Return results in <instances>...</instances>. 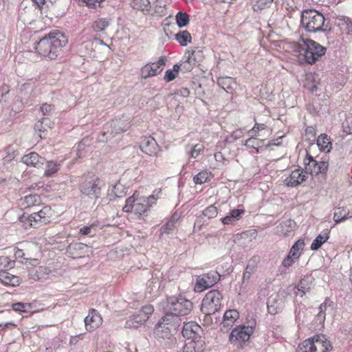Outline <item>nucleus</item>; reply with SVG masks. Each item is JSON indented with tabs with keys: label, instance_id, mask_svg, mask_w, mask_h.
I'll return each instance as SVG.
<instances>
[{
	"label": "nucleus",
	"instance_id": "obj_57",
	"mask_svg": "<svg viewBox=\"0 0 352 352\" xmlns=\"http://www.w3.org/2000/svg\"><path fill=\"white\" fill-rule=\"evenodd\" d=\"M82 2H84L86 6L91 8H96L98 7H100L102 2H103L104 0H81Z\"/></svg>",
	"mask_w": 352,
	"mask_h": 352
},
{
	"label": "nucleus",
	"instance_id": "obj_54",
	"mask_svg": "<svg viewBox=\"0 0 352 352\" xmlns=\"http://www.w3.org/2000/svg\"><path fill=\"white\" fill-rule=\"evenodd\" d=\"M42 271H43V270H42L41 267H38V268H36V267L31 268L28 272V276H29L30 279L34 280V281L38 280L40 278V276H39L40 273Z\"/></svg>",
	"mask_w": 352,
	"mask_h": 352
},
{
	"label": "nucleus",
	"instance_id": "obj_7",
	"mask_svg": "<svg viewBox=\"0 0 352 352\" xmlns=\"http://www.w3.org/2000/svg\"><path fill=\"white\" fill-rule=\"evenodd\" d=\"M167 310L178 317L188 315L193 309V303L183 296H170L167 298Z\"/></svg>",
	"mask_w": 352,
	"mask_h": 352
},
{
	"label": "nucleus",
	"instance_id": "obj_3",
	"mask_svg": "<svg viewBox=\"0 0 352 352\" xmlns=\"http://www.w3.org/2000/svg\"><path fill=\"white\" fill-rule=\"evenodd\" d=\"M135 191L133 195L126 200V204L122 208L125 212H134L138 217L147 212L153 204L156 203L157 197L155 195L149 197H139Z\"/></svg>",
	"mask_w": 352,
	"mask_h": 352
},
{
	"label": "nucleus",
	"instance_id": "obj_62",
	"mask_svg": "<svg viewBox=\"0 0 352 352\" xmlns=\"http://www.w3.org/2000/svg\"><path fill=\"white\" fill-rule=\"evenodd\" d=\"M177 74H175L172 69H168L166 72H165V75H164V80L166 81V82H170L172 80H173L175 77L177 76Z\"/></svg>",
	"mask_w": 352,
	"mask_h": 352
},
{
	"label": "nucleus",
	"instance_id": "obj_5",
	"mask_svg": "<svg viewBox=\"0 0 352 352\" xmlns=\"http://www.w3.org/2000/svg\"><path fill=\"white\" fill-rule=\"evenodd\" d=\"M325 18L315 10H305L301 13V23L307 32H316L324 30Z\"/></svg>",
	"mask_w": 352,
	"mask_h": 352
},
{
	"label": "nucleus",
	"instance_id": "obj_10",
	"mask_svg": "<svg viewBox=\"0 0 352 352\" xmlns=\"http://www.w3.org/2000/svg\"><path fill=\"white\" fill-rule=\"evenodd\" d=\"M220 277L217 272H210L199 276L196 279L194 290L201 292L214 285L220 280Z\"/></svg>",
	"mask_w": 352,
	"mask_h": 352
},
{
	"label": "nucleus",
	"instance_id": "obj_59",
	"mask_svg": "<svg viewBox=\"0 0 352 352\" xmlns=\"http://www.w3.org/2000/svg\"><path fill=\"white\" fill-rule=\"evenodd\" d=\"M153 311L154 308L152 305H145L142 307L140 313L142 314V316H147L148 319L149 316L153 313Z\"/></svg>",
	"mask_w": 352,
	"mask_h": 352
},
{
	"label": "nucleus",
	"instance_id": "obj_1",
	"mask_svg": "<svg viewBox=\"0 0 352 352\" xmlns=\"http://www.w3.org/2000/svg\"><path fill=\"white\" fill-rule=\"evenodd\" d=\"M67 39L58 31H52L36 42L34 47L36 52L51 60L56 59L67 44Z\"/></svg>",
	"mask_w": 352,
	"mask_h": 352
},
{
	"label": "nucleus",
	"instance_id": "obj_14",
	"mask_svg": "<svg viewBox=\"0 0 352 352\" xmlns=\"http://www.w3.org/2000/svg\"><path fill=\"white\" fill-rule=\"evenodd\" d=\"M252 330L249 327H237L234 328L230 334L229 340L231 342L239 341L245 342L250 339Z\"/></svg>",
	"mask_w": 352,
	"mask_h": 352
},
{
	"label": "nucleus",
	"instance_id": "obj_45",
	"mask_svg": "<svg viewBox=\"0 0 352 352\" xmlns=\"http://www.w3.org/2000/svg\"><path fill=\"white\" fill-rule=\"evenodd\" d=\"M185 58L186 59L185 61H184L183 65L184 67L188 70L191 69L192 67L197 63L195 52H188V55L186 56Z\"/></svg>",
	"mask_w": 352,
	"mask_h": 352
},
{
	"label": "nucleus",
	"instance_id": "obj_61",
	"mask_svg": "<svg viewBox=\"0 0 352 352\" xmlns=\"http://www.w3.org/2000/svg\"><path fill=\"white\" fill-rule=\"evenodd\" d=\"M297 259L294 258L293 256H291L289 254L286 258H285L282 262V265L285 267H289L292 265L295 261Z\"/></svg>",
	"mask_w": 352,
	"mask_h": 352
},
{
	"label": "nucleus",
	"instance_id": "obj_43",
	"mask_svg": "<svg viewBox=\"0 0 352 352\" xmlns=\"http://www.w3.org/2000/svg\"><path fill=\"white\" fill-rule=\"evenodd\" d=\"M43 309L41 307V305L36 302L32 303H23V313H29L30 315L32 314L41 311Z\"/></svg>",
	"mask_w": 352,
	"mask_h": 352
},
{
	"label": "nucleus",
	"instance_id": "obj_48",
	"mask_svg": "<svg viewBox=\"0 0 352 352\" xmlns=\"http://www.w3.org/2000/svg\"><path fill=\"white\" fill-rule=\"evenodd\" d=\"M211 173L208 171H201L194 177L193 181L196 184H202L209 181Z\"/></svg>",
	"mask_w": 352,
	"mask_h": 352
},
{
	"label": "nucleus",
	"instance_id": "obj_60",
	"mask_svg": "<svg viewBox=\"0 0 352 352\" xmlns=\"http://www.w3.org/2000/svg\"><path fill=\"white\" fill-rule=\"evenodd\" d=\"M328 301H329V300L327 298L324 300V302L320 305V307H319L320 311H319V313L318 314V317L319 318H321V319H323V320L324 319V318H325L324 311L327 309Z\"/></svg>",
	"mask_w": 352,
	"mask_h": 352
},
{
	"label": "nucleus",
	"instance_id": "obj_35",
	"mask_svg": "<svg viewBox=\"0 0 352 352\" xmlns=\"http://www.w3.org/2000/svg\"><path fill=\"white\" fill-rule=\"evenodd\" d=\"M274 0H252V8L256 12L271 7Z\"/></svg>",
	"mask_w": 352,
	"mask_h": 352
},
{
	"label": "nucleus",
	"instance_id": "obj_41",
	"mask_svg": "<svg viewBox=\"0 0 352 352\" xmlns=\"http://www.w3.org/2000/svg\"><path fill=\"white\" fill-rule=\"evenodd\" d=\"M175 20L179 28H184L188 25L190 16L186 12H179L175 16Z\"/></svg>",
	"mask_w": 352,
	"mask_h": 352
},
{
	"label": "nucleus",
	"instance_id": "obj_20",
	"mask_svg": "<svg viewBox=\"0 0 352 352\" xmlns=\"http://www.w3.org/2000/svg\"><path fill=\"white\" fill-rule=\"evenodd\" d=\"M162 324H165L166 326L170 327L173 329L174 331L177 330V328L180 324V319L179 318L172 314L170 311H168L165 314V316L160 320Z\"/></svg>",
	"mask_w": 352,
	"mask_h": 352
},
{
	"label": "nucleus",
	"instance_id": "obj_8",
	"mask_svg": "<svg viewBox=\"0 0 352 352\" xmlns=\"http://www.w3.org/2000/svg\"><path fill=\"white\" fill-rule=\"evenodd\" d=\"M223 295L217 289L208 292L201 302V311L206 315H212L217 312L222 307Z\"/></svg>",
	"mask_w": 352,
	"mask_h": 352
},
{
	"label": "nucleus",
	"instance_id": "obj_27",
	"mask_svg": "<svg viewBox=\"0 0 352 352\" xmlns=\"http://www.w3.org/2000/svg\"><path fill=\"white\" fill-rule=\"evenodd\" d=\"M147 320L148 317L142 316V314L140 312L139 314L131 316L126 322L125 327L129 328H138L143 324Z\"/></svg>",
	"mask_w": 352,
	"mask_h": 352
},
{
	"label": "nucleus",
	"instance_id": "obj_63",
	"mask_svg": "<svg viewBox=\"0 0 352 352\" xmlns=\"http://www.w3.org/2000/svg\"><path fill=\"white\" fill-rule=\"evenodd\" d=\"M329 164L327 162H318V174L325 173L328 169Z\"/></svg>",
	"mask_w": 352,
	"mask_h": 352
},
{
	"label": "nucleus",
	"instance_id": "obj_42",
	"mask_svg": "<svg viewBox=\"0 0 352 352\" xmlns=\"http://www.w3.org/2000/svg\"><path fill=\"white\" fill-rule=\"evenodd\" d=\"M311 287V283H309V278H302L298 285V290L300 292V296L302 297L307 292H309Z\"/></svg>",
	"mask_w": 352,
	"mask_h": 352
},
{
	"label": "nucleus",
	"instance_id": "obj_47",
	"mask_svg": "<svg viewBox=\"0 0 352 352\" xmlns=\"http://www.w3.org/2000/svg\"><path fill=\"white\" fill-rule=\"evenodd\" d=\"M203 150L204 146L200 144L194 146H188L186 148V151L192 158H197Z\"/></svg>",
	"mask_w": 352,
	"mask_h": 352
},
{
	"label": "nucleus",
	"instance_id": "obj_16",
	"mask_svg": "<svg viewBox=\"0 0 352 352\" xmlns=\"http://www.w3.org/2000/svg\"><path fill=\"white\" fill-rule=\"evenodd\" d=\"M307 179V175L305 172L302 169H295L291 174L285 179V184L289 187H295L305 182Z\"/></svg>",
	"mask_w": 352,
	"mask_h": 352
},
{
	"label": "nucleus",
	"instance_id": "obj_49",
	"mask_svg": "<svg viewBox=\"0 0 352 352\" xmlns=\"http://www.w3.org/2000/svg\"><path fill=\"white\" fill-rule=\"evenodd\" d=\"M131 6L134 9L148 10L150 6L149 0H133Z\"/></svg>",
	"mask_w": 352,
	"mask_h": 352
},
{
	"label": "nucleus",
	"instance_id": "obj_19",
	"mask_svg": "<svg viewBox=\"0 0 352 352\" xmlns=\"http://www.w3.org/2000/svg\"><path fill=\"white\" fill-rule=\"evenodd\" d=\"M162 72L157 64L155 63L146 64L141 69V76L142 78H148L149 77L155 76Z\"/></svg>",
	"mask_w": 352,
	"mask_h": 352
},
{
	"label": "nucleus",
	"instance_id": "obj_50",
	"mask_svg": "<svg viewBox=\"0 0 352 352\" xmlns=\"http://www.w3.org/2000/svg\"><path fill=\"white\" fill-rule=\"evenodd\" d=\"M126 188L120 182L113 186L112 194H113L116 197H122L126 195Z\"/></svg>",
	"mask_w": 352,
	"mask_h": 352
},
{
	"label": "nucleus",
	"instance_id": "obj_6",
	"mask_svg": "<svg viewBox=\"0 0 352 352\" xmlns=\"http://www.w3.org/2000/svg\"><path fill=\"white\" fill-rule=\"evenodd\" d=\"M302 43H300V47L303 52L305 61L309 64H314L319 60L326 52V47L311 39L302 38Z\"/></svg>",
	"mask_w": 352,
	"mask_h": 352
},
{
	"label": "nucleus",
	"instance_id": "obj_18",
	"mask_svg": "<svg viewBox=\"0 0 352 352\" xmlns=\"http://www.w3.org/2000/svg\"><path fill=\"white\" fill-rule=\"evenodd\" d=\"M295 228V222L291 219L282 221L276 227V233L283 236H289Z\"/></svg>",
	"mask_w": 352,
	"mask_h": 352
},
{
	"label": "nucleus",
	"instance_id": "obj_34",
	"mask_svg": "<svg viewBox=\"0 0 352 352\" xmlns=\"http://www.w3.org/2000/svg\"><path fill=\"white\" fill-rule=\"evenodd\" d=\"M304 247V241L302 239H299L292 245L289 250V254L298 260Z\"/></svg>",
	"mask_w": 352,
	"mask_h": 352
},
{
	"label": "nucleus",
	"instance_id": "obj_52",
	"mask_svg": "<svg viewBox=\"0 0 352 352\" xmlns=\"http://www.w3.org/2000/svg\"><path fill=\"white\" fill-rule=\"evenodd\" d=\"M217 214V208L214 205L209 206L203 211V215L207 217L208 219L216 217Z\"/></svg>",
	"mask_w": 352,
	"mask_h": 352
},
{
	"label": "nucleus",
	"instance_id": "obj_39",
	"mask_svg": "<svg viewBox=\"0 0 352 352\" xmlns=\"http://www.w3.org/2000/svg\"><path fill=\"white\" fill-rule=\"evenodd\" d=\"M175 39L181 45L186 46L188 43L191 42L192 37L188 31L184 30L175 34Z\"/></svg>",
	"mask_w": 352,
	"mask_h": 352
},
{
	"label": "nucleus",
	"instance_id": "obj_2",
	"mask_svg": "<svg viewBox=\"0 0 352 352\" xmlns=\"http://www.w3.org/2000/svg\"><path fill=\"white\" fill-rule=\"evenodd\" d=\"M109 25L110 21L103 18L96 19L92 24L93 32L99 38H94L91 42L88 43L86 46H91L90 56L94 58L102 59L104 58V54L109 50V46L102 41L106 36L105 30Z\"/></svg>",
	"mask_w": 352,
	"mask_h": 352
},
{
	"label": "nucleus",
	"instance_id": "obj_28",
	"mask_svg": "<svg viewBox=\"0 0 352 352\" xmlns=\"http://www.w3.org/2000/svg\"><path fill=\"white\" fill-rule=\"evenodd\" d=\"M329 233L330 232L329 230H324L314 240L313 243L311 245V249L312 250H318L322 246V245L324 244L329 239Z\"/></svg>",
	"mask_w": 352,
	"mask_h": 352
},
{
	"label": "nucleus",
	"instance_id": "obj_33",
	"mask_svg": "<svg viewBox=\"0 0 352 352\" xmlns=\"http://www.w3.org/2000/svg\"><path fill=\"white\" fill-rule=\"evenodd\" d=\"M217 83L219 87L228 93L233 90V87L236 84L234 79L230 77L219 78L217 80Z\"/></svg>",
	"mask_w": 352,
	"mask_h": 352
},
{
	"label": "nucleus",
	"instance_id": "obj_21",
	"mask_svg": "<svg viewBox=\"0 0 352 352\" xmlns=\"http://www.w3.org/2000/svg\"><path fill=\"white\" fill-rule=\"evenodd\" d=\"M43 157L34 152L23 155V163L28 166L40 167L43 164Z\"/></svg>",
	"mask_w": 352,
	"mask_h": 352
},
{
	"label": "nucleus",
	"instance_id": "obj_37",
	"mask_svg": "<svg viewBox=\"0 0 352 352\" xmlns=\"http://www.w3.org/2000/svg\"><path fill=\"white\" fill-rule=\"evenodd\" d=\"M254 136H255V135L252 134V137L245 141L244 145L247 147L256 149V153H258V148L264 145V140L258 139Z\"/></svg>",
	"mask_w": 352,
	"mask_h": 352
},
{
	"label": "nucleus",
	"instance_id": "obj_31",
	"mask_svg": "<svg viewBox=\"0 0 352 352\" xmlns=\"http://www.w3.org/2000/svg\"><path fill=\"white\" fill-rule=\"evenodd\" d=\"M44 224L39 220L38 215L35 212L30 214L27 219L23 221V228L27 229L28 228H38L41 225Z\"/></svg>",
	"mask_w": 352,
	"mask_h": 352
},
{
	"label": "nucleus",
	"instance_id": "obj_15",
	"mask_svg": "<svg viewBox=\"0 0 352 352\" xmlns=\"http://www.w3.org/2000/svg\"><path fill=\"white\" fill-rule=\"evenodd\" d=\"M140 148L144 153L153 156L160 151V146L156 140L151 136L144 137L140 143Z\"/></svg>",
	"mask_w": 352,
	"mask_h": 352
},
{
	"label": "nucleus",
	"instance_id": "obj_64",
	"mask_svg": "<svg viewBox=\"0 0 352 352\" xmlns=\"http://www.w3.org/2000/svg\"><path fill=\"white\" fill-rule=\"evenodd\" d=\"M183 352H197L195 349V342L192 341L186 344Z\"/></svg>",
	"mask_w": 352,
	"mask_h": 352
},
{
	"label": "nucleus",
	"instance_id": "obj_25",
	"mask_svg": "<svg viewBox=\"0 0 352 352\" xmlns=\"http://www.w3.org/2000/svg\"><path fill=\"white\" fill-rule=\"evenodd\" d=\"M239 314L235 309H230L225 312L223 315V319L222 321V325L223 327H232L234 322L239 318Z\"/></svg>",
	"mask_w": 352,
	"mask_h": 352
},
{
	"label": "nucleus",
	"instance_id": "obj_11",
	"mask_svg": "<svg viewBox=\"0 0 352 352\" xmlns=\"http://www.w3.org/2000/svg\"><path fill=\"white\" fill-rule=\"evenodd\" d=\"M286 297L287 294L285 290H280L278 293L271 295L267 302L268 312L276 314L280 311L284 307Z\"/></svg>",
	"mask_w": 352,
	"mask_h": 352
},
{
	"label": "nucleus",
	"instance_id": "obj_13",
	"mask_svg": "<svg viewBox=\"0 0 352 352\" xmlns=\"http://www.w3.org/2000/svg\"><path fill=\"white\" fill-rule=\"evenodd\" d=\"M84 322L87 331H93L102 324V318L96 309H91L89 310L88 315L85 318Z\"/></svg>",
	"mask_w": 352,
	"mask_h": 352
},
{
	"label": "nucleus",
	"instance_id": "obj_22",
	"mask_svg": "<svg viewBox=\"0 0 352 352\" xmlns=\"http://www.w3.org/2000/svg\"><path fill=\"white\" fill-rule=\"evenodd\" d=\"M305 172L306 175H318V162L315 160L312 156L307 155L304 160Z\"/></svg>",
	"mask_w": 352,
	"mask_h": 352
},
{
	"label": "nucleus",
	"instance_id": "obj_24",
	"mask_svg": "<svg viewBox=\"0 0 352 352\" xmlns=\"http://www.w3.org/2000/svg\"><path fill=\"white\" fill-rule=\"evenodd\" d=\"M258 261V258L256 256H254L248 261L243 274V283H244L245 280H248L250 278L252 274L256 272Z\"/></svg>",
	"mask_w": 352,
	"mask_h": 352
},
{
	"label": "nucleus",
	"instance_id": "obj_53",
	"mask_svg": "<svg viewBox=\"0 0 352 352\" xmlns=\"http://www.w3.org/2000/svg\"><path fill=\"white\" fill-rule=\"evenodd\" d=\"M50 211V209L45 207L43 209L38 210V212H35L38 215L39 220H41L44 224L50 222V217L47 214V212Z\"/></svg>",
	"mask_w": 352,
	"mask_h": 352
},
{
	"label": "nucleus",
	"instance_id": "obj_4",
	"mask_svg": "<svg viewBox=\"0 0 352 352\" xmlns=\"http://www.w3.org/2000/svg\"><path fill=\"white\" fill-rule=\"evenodd\" d=\"M102 182L95 175H85L81 178L79 190L81 195L97 199L101 194Z\"/></svg>",
	"mask_w": 352,
	"mask_h": 352
},
{
	"label": "nucleus",
	"instance_id": "obj_46",
	"mask_svg": "<svg viewBox=\"0 0 352 352\" xmlns=\"http://www.w3.org/2000/svg\"><path fill=\"white\" fill-rule=\"evenodd\" d=\"M177 220V217L175 215H173L171 219L160 228L161 234H168L172 231L175 227Z\"/></svg>",
	"mask_w": 352,
	"mask_h": 352
},
{
	"label": "nucleus",
	"instance_id": "obj_55",
	"mask_svg": "<svg viewBox=\"0 0 352 352\" xmlns=\"http://www.w3.org/2000/svg\"><path fill=\"white\" fill-rule=\"evenodd\" d=\"M54 111V108L52 104H43L41 107V111L44 116H50Z\"/></svg>",
	"mask_w": 352,
	"mask_h": 352
},
{
	"label": "nucleus",
	"instance_id": "obj_29",
	"mask_svg": "<svg viewBox=\"0 0 352 352\" xmlns=\"http://www.w3.org/2000/svg\"><path fill=\"white\" fill-rule=\"evenodd\" d=\"M0 280L4 285H10L12 286L19 285L20 280L18 276H14L6 272H0Z\"/></svg>",
	"mask_w": 352,
	"mask_h": 352
},
{
	"label": "nucleus",
	"instance_id": "obj_38",
	"mask_svg": "<svg viewBox=\"0 0 352 352\" xmlns=\"http://www.w3.org/2000/svg\"><path fill=\"white\" fill-rule=\"evenodd\" d=\"M54 125V123L49 120L47 118H43L41 121L38 122L35 124V129L40 132H45L47 129H52Z\"/></svg>",
	"mask_w": 352,
	"mask_h": 352
},
{
	"label": "nucleus",
	"instance_id": "obj_51",
	"mask_svg": "<svg viewBox=\"0 0 352 352\" xmlns=\"http://www.w3.org/2000/svg\"><path fill=\"white\" fill-rule=\"evenodd\" d=\"M14 262L7 256H0V272H6L13 267Z\"/></svg>",
	"mask_w": 352,
	"mask_h": 352
},
{
	"label": "nucleus",
	"instance_id": "obj_58",
	"mask_svg": "<svg viewBox=\"0 0 352 352\" xmlns=\"http://www.w3.org/2000/svg\"><path fill=\"white\" fill-rule=\"evenodd\" d=\"M309 340H305L298 347L296 352H312V350H309Z\"/></svg>",
	"mask_w": 352,
	"mask_h": 352
},
{
	"label": "nucleus",
	"instance_id": "obj_40",
	"mask_svg": "<svg viewBox=\"0 0 352 352\" xmlns=\"http://www.w3.org/2000/svg\"><path fill=\"white\" fill-rule=\"evenodd\" d=\"M41 202L40 197L36 195H27L24 197L23 205L26 204L25 208H30L32 206L39 204Z\"/></svg>",
	"mask_w": 352,
	"mask_h": 352
},
{
	"label": "nucleus",
	"instance_id": "obj_12",
	"mask_svg": "<svg viewBox=\"0 0 352 352\" xmlns=\"http://www.w3.org/2000/svg\"><path fill=\"white\" fill-rule=\"evenodd\" d=\"M307 340H309V350H312V352H329L333 349L330 341L324 335H316Z\"/></svg>",
	"mask_w": 352,
	"mask_h": 352
},
{
	"label": "nucleus",
	"instance_id": "obj_44",
	"mask_svg": "<svg viewBox=\"0 0 352 352\" xmlns=\"http://www.w3.org/2000/svg\"><path fill=\"white\" fill-rule=\"evenodd\" d=\"M60 164L54 162V161H48L47 162L45 175L46 176H52L54 173H56L60 169Z\"/></svg>",
	"mask_w": 352,
	"mask_h": 352
},
{
	"label": "nucleus",
	"instance_id": "obj_9",
	"mask_svg": "<svg viewBox=\"0 0 352 352\" xmlns=\"http://www.w3.org/2000/svg\"><path fill=\"white\" fill-rule=\"evenodd\" d=\"M130 128V123L128 120L116 118L105 124L103 135L108 138H113L116 135L126 131Z\"/></svg>",
	"mask_w": 352,
	"mask_h": 352
},
{
	"label": "nucleus",
	"instance_id": "obj_30",
	"mask_svg": "<svg viewBox=\"0 0 352 352\" xmlns=\"http://www.w3.org/2000/svg\"><path fill=\"white\" fill-rule=\"evenodd\" d=\"M244 210L242 209H234L230 212L229 214L221 218V221L224 225L232 224L234 221L239 220Z\"/></svg>",
	"mask_w": 352,
	"mask_h": 352
},
{
	"label": "nucleus",
	"instance_id": "obj_32",
	"mask_svg": "<svg viewBox=\"0 0 352 352\" xmlns=\"http://www.w3.org/2000/svg\"><path fill=\"white\" fill-rule=\"evenodd\" d=\"M317 144L320 151L328 153L331 149L330 138L325 134H321L317 138Z\"/></svg>",
	"mask_w": 352,
	"mask_h": 352
},
{
	"label": "nucleus",
	"instance_id": "obj_36",
	"mask_svg": "<svg viewBox=\"0 0 352 352\" xmlns=\"http://www.w3.org/2000/svg\"><path fill=\"white\" fill-rule=\"evenodd\" d=\"M350 212L348 210L344 208H338L336 210L333 215V220L336 223H340L341 221L347 219L351 218L352 216L349 215Z\"/></svg>",
	"mask_w": 352,
	"mask_h": 352
},
{
	"label": "nucleus",
	"instance_id": "obj_26",
	"mask_svg": "<svg viewBox=\"0 0 352 352\" xmlns=\"http://www.w3.org/2000/svg\"><path fill=\"white\" fill-rule=\"evenodd\" d=\"M173 331H174L173 329L159 321L155 326L154 333L159 338H168L172 335Z\"/></svg>",
	"mask_w": 352,
	"mask_h": 352
},
{
	"label": "nucleus",
	"instance_id": "obj_56",
	"mask_svg": "<svg viewBox=\"0 0 352 352\" xmlns=\"http://www.w3.org/2000/svg\"><path fill=\"white\" fill-rule=\"evenodd\" d=\"M266 125L264 124L256 123L254 127L249 131V133L254 134L255 136H258L259 131L265 129Z\"/></svg>",
	"mask_w": 352,
	"mask_h": 352
},
{
	"label": "nucleus",
	"instance_id": "obj_23",
	"mask_svg": "<svg viewBox=\"0 0 352 352\" xmlns=\"http://www.w3.org/2000/svg\"><path fill=\"white\" fill-rule=\"evenodd\" d=\"M200 329V326L195 322H190L186 323L182 329V335L187 339L195 338Z\"/></svg>",
	"mask_w": 352,
	"mask_h": 352
},
{
	"label": "nucleus",
	"instance_id": "obj_17",
	"mask_svg": "<svg viewBox=\"0 0 352 352\" xmlns=\"http://www.w3.org/2000/svg\"><path fill=\"white\" fill-rule=\"evenodd\" d=\"M87 248V245L82 243H71L67 246L66 252L74 258H78L83 256Z\"/></svg>",
	"mask_w": 352,
	"mask_h": 352
}]
</instances>
